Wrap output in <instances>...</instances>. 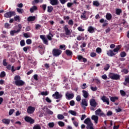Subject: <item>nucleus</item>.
<instances>
[{
	"label": "nucleus",
	"instance_id": "nucleus-46",
	"mask_svg": "<svg viewBox=\"0 0 129 129\" xmlns=\"http://www.w3.org/2000/svg\"><path fill=\"white\" fill-rule=\"evenodd\" d=\"M29 49H30V46H26V47H23V50L24 52H27L28 51V50H29Z\"/></svg>",
	"mask_w": 129,
	"mask_h": 129
},
{
	"label": "nucleus",
	"instance_id": "nucleus-3",
	"mask_svg": "<svg viewBox=\"0 0 129 129\" xmlns=\"http://www.w3.org/2000/svg\"><path fill=\"white\" fill-rule=\"evenodd\" d=\"M109 76L111 79H112V80H119V79L120 78L119 75L113 73H110Z\"/></svg>",
	"mask_w": 129,
	"mask_h": 129
},
{
	"label": "nucleus",
	"instance_id": "nucleus-45",
	"mask_svg": "<svg viewBox=\"0 0 129 129\" xmlns=\"http://www.w3.org/2000/svg\"><path fill=\"white\" fill-rule=\"evenodd\" d=\"M41 8H42L44 11H46V9H47V5L43 4L41 6H40Z\"/></svg>",
	"mask_w": 129,
	"mask_h": 129
},
{
	"label": "nucleus",
	"instance_id": "nucleus-5",
	"mask_svg": "<svg viewBox=\"0 0 129 129\" xmlns=\"http://www.w3.org/2000/svg\"><path fill=\"white\" fill-rule=\"evenodd\" d=\"M52 54L55 57H58V56H60L62 54V50L59 49L54 48L52 50Z\"/></svg>",
	"mask_w": 129,
	"mask_h": 129
},
{
	"label": "nucleus",
	"instance_id": "nucleus-58",
	"mask_svg": "<svg viewBox=\"0 0 129 129\" xmlns=\"http://www.w3.org/2000/svg\"><path fill=\"white\" fill-rule=\"evenodd\" d=\"M102 50L101 48H100V47H98L96 48V52L97 53H98L99 54L101 53Z\"/></svg>",
	"mask_w": 129,
	"mask_h": 129
},
{
	"label": "nucleus",
	"instance_id": "nucleus-41",
	"mask_svg": "<svg viewBox=\"0 0 129 129\" xmlns=\"http://www.w3.org/2000/svg\"><path fill=\"white\" fill-rule=\"evenodd\" d=\"M69 113H71V114H72V115H76V112L75 111H74V110H70L69 111Z\"/></svg>",
	"mask_w": 129,
	"mask_h": 129
},
{
	"label": "nucleus",
	"instance_id": "nucleus-42",
	"mask_svg": "<svg viewBox=\"0 0 129 129\" xmlns=\"http://www.w3.org/2000/svg\"><path fill=\"white\" fill-rule=\"evenodd\" d=\"M6 76V72H2L0 74V77L1 78H4Z\"/></svg>",
	"mask_w": 129,
	"mask_h": 129
},
{
	"label": "nucleus",
	"instance_id": "nucleus-38",
	"mask_svg": "<svg viewBox=\"0 0 129 129\" xmlns=\"http://www.w3.org/2000/svg\"><path fill=\"white\" fill-rule=\"evenodd\" d=\"M17 12L19 13V14H23V13H24V10L20 8H17Z\"/></svg>",
	"mask_w": 129,
	"mask_h": 129
},
{
	"label": "nucleus",
	"instance_id": "nucleus-7",
	"mask_svg": "<svg viewBox=\"0 0 129 129\" xmlns=\"http://www.w3.org/2000/svg\"><path fill=\"white\" fill-rule=\"evenodd\" d=\"M24 119L26 122H29L30 124L35 123V120L30 116H26L25 117Z\"/></svg>",
	"mask_w": 129,
	"mask_h": 129
},
{
	"label": "nucleus",
	"instance_id": "nucleus-6",
	"mask_svg": "<svg viewBox=\"0 0 129 129\" xmlns=\"http://www.w3.org/2000/svg\"><path fill=\"white\" fill-rule=\"evenodd\" d=\"M14 16H16V12L14 11H10L4 14L5 18H11Z\"/></svg>",
	"mask_w": 129,
	"mask_h": 129
},
{
	"label": "nucleus",
	"instance_id": "nucleus-21",
	"mask_svg": "<svg viewBox=\"0 0 129 129\" xmlns=\"http://www.w3.org/2000/svg\"><path fill=\"white\" fill-rule=\"evenodd\" d=\"M36 20V17L35 16H29L27 18L28 22H34Z\"/></svg>",
	"mask_w": 129,
	"mask_h": 129
},
{
	"label": "nucleus",
	"instance_id": "nucleus-8",
	"mask_svg": "<svg viewBox=\"0 0 129 129\" xmlns=\"http://www.w3.org/2000/svg\"><path fill=\"white\" fill-rule=\"evenodd\" d=\"M35 107H33L32 106H29L27 108V112L28 113V114H32V113H34V112L35 111Z\"/></svg>",
	"mask_w": 129,
	"mask_h": 129
},
{
	"label": "nucleus",
	"instance_id": "nucleus-64",
	"mask_svg": "<svg viewBox=\"0 0 129 129\" xmlns=\"http://www.w3.org/2000/svg\"><path fill=\"white\" fill-rule=\"evenodd\" d=\"M33 78L34 80H36V81H38V75L35 74L33 76Z\"/></svg>",
	"mask_w": 129,
	"mask_h": 129
},
{
	"label": "nucleus",
	"instance_id": "nucleus-61",
	"mask_svg": "<svg viewBox=\"0 0 129 129\" xmlns=\"http://www.w3.org/2000/svg\"><path fill=\"white\" fill-rule=\"evenodd\" d=\"M68 8H71L73 6V3H68L67 5Z\"/></svg>",
	"mask_w": 129,
	"mask_h": 129
},
{
	"label": "nucleus",
	"instance_id": "nucleus-32",
	"mask_svg": "<svg viewBox=\"0 0 129 129\" xmlns=\"http://www.w3.org/2000/svg\"><path fill=\"white\" fill-rule=\"evenodd\" d=\"M53 34H52V33H49V35H47V38L48 39V40H49V41H51L52 40V38H53Z\"/></svg>",
	"mask_w": 129,
	"mask_h": 129
},
{
	"label": "nucleus",
	"instance_id": "nucleus-51",
	"mask_svg": "<svg viewBox=\"0 0 129 129\" xmlns=\"http://www.w3.org/2000/svg\"><path fill=\"white\" fill-rule=\"evenodd\" d=\"M93 6H95V7H99V3L97 1H94Z\"/></svg>",
	"mask_w": 129,
	"mask_h": 129
},
{
	"label": "nucleus",
	"instance_id": "nucleus-49",
	"mask_svg": "<svg viewBox=\"0 0 129 129\" xmlns=\"http://www.w3.org/2000/svg\"><path fill=\"white\" fill-rule=\"evenodd\" d=\"M26 42L27 45H31L32 44V40L31 39H28Z\"/></svg>",
	"mask_w": 129,
	"mask_h": 129
},
{
	"label": "nucleus",
	"instance_id": "nucleus-62",
	"mask_svg": "<svg viewBox=\"0 0 129 129\" xmlns=\"http://www.w3.org/2000/svg\"><path fill=\"white\" fill-rule=\"evenodd\" d=\"M76 100L79 102V101H80V100H81V97L80 96V95H78L76 97Z\"/></svg>",
	"mask_w": 129,
	"mask_h": 129
},
{
	"label": "nucleus",
	"instance_id": "nucleus-35",
	"mask_svg": "<svg viewBox=\"0 0 129 129\" xmlns=\"http://www.w3.org/2000/svg\"><path fill=\"white\" fill-rule=\"evenodd\" d=\"M110 68V66L109 65V64H106L104 68V70L105 71H107V70H108V69H109Z\"/></svg>",
	"mask_w": 129,
	"mask_h": 129
},
{
	"label": "nucleus",
	"instance_id": "nucleus-55",
	"mask_svg": "<svg viewBox=\"0 0 129 129\" xmlns=\"http://www.w3.org/2000/svg\"><path fill=\"white\" fill-rule=\"evenodd\" d=\"M3 64L4 66H8V62H7V59H5L3 60Z\"/></svg>",
	"mask_w": 129,
	"mask_h": 129
},
{
	"label": "nucleus",
	"instance_id": "nucleus-20",
	"mask_svg": "<svg viewBox=\"0 0 129 129\" xmlns=\"http://www.w3.org/2000/svg\"><path fill=\"white\" fill-rule=\"evenodd\" d=\"M38 10V7L36 6H33L30 9V12L31 13V14H33L34 12L35 11H37Z\"/></svg>",
	"mask_w": 129,
	"mask_h": 129
},
{
	"label": "nucleus",
	"instance_id": "nucleus-14",
	"mask_svg": "<svg viewBox=\"0 0 129 129\" xmlns=\"http://www.w3.org/2000/svg\"><path fill=\"white\" fill-rule=\"evenodd\" d=\"M101 100L103 102H105L107 105L109 104V99L107 97H106L105 96H103L101 97Z\"/></svg>",
	"mask_w": 129,
	"mask_h": 129
},
{
	"label": "nucleus",
	"instance_id": "nucleus-33",
	"mask_svg": "<svg viewBox=\"0 0 129 129\" xmlns=\"http://www.w3.org/2000/svg\"><path fill=\"white\" fill-rule=\"evenodd\" d=\"M52 11H53V7L48 6L47 7V12L48 13H52Z\"/></svg>",
	"mask_w": 129,
	"mask_h": 129
},
{
	"label": "nucleus",
	"instance_id": "nucleus-31",
	"mask_svg": "<svg viewBox=\"0 0 129 129\" xmlns=\"http://www.w3.org/2000/svg\"><path fill=\"white\" fill-rule=\"evenodd\" d=\"M110 101H112V102H115L116 100H118V97H111L110 98Z\"/></svg>",
	"mask_w": 129,
	"mask_h": 129
},
{
	"label": "nucleus",
	"instance_id": "nucleus-30",
	"mask_svg": "<svg viewBox=\"0 0 129 129\" xmlns=\"http://www.w3.org/2000/svg\"><path fill=\"white\" fill-rule=\"evenodd\" d=\"M121 48V46L120 45H118L116 48H115L113 50V52H115L117 53L118 52V51H119V50H120V48Z\"/></svg>",
	"mask_w": 129,
	"mask_h": 129
},
{
	"label": "nucleus",
	"instance_id": "nucleus-29",
	"mask_svg": "<svg viewBox=\"0 0 129 129\" xmlns=\"http://www.w3.org/2000/svg\"><path fill=\"white\" fill-rule=\"evenodd\" d=\"M121 13H122V10H121V9H116L115 14H116V15H117V16H120V14H121Z\"/></svg>",
	"mask_w": 129,
	"mask_h": 129
},
{
	"label": "nucleus",
	"instance_id": "nucleus-59",
	"mask_svg": "<svg viewBox=\"0 0 129 129\" xmlns=\"http://www.w3.org/2000/svg\"><path fill=\"white\" fill-rule=\"evenodd\" d=\"M68 24L70 25V26H73L74 25L73 20H69L68 22Z\"/></svg>",
	"mask_w": 129,
	"mask_h": 129
},
{
	"label": "nucleus",
	"instance_id": "nucleus-23",
	"mask_svg": "<svg viewBox=\"0 0 129 129\" xmlns=\"http://www.w3.org/2000/svg\"><path fill=\"white\" fill-rule=\"evenodd\" d=\"M82 92L83 94V96L85 98H87V97H88V96H89V94L86 90H83Z\"/></svg>",
	"mask_w": 129,
	"mask_h": 129
},
{
	"label": "nucleus",
	"instance_id": "nucleus-43",
	"mask_svg": "<svg viewBox=\"0 0 129 129\" xmlns=\"http://www.w3.org/2000/svg\"><path fill=\"white\" fill-rule=\"evenodd\" d=\"M58 124L59 125V126L63 127L64 125H65V123L63 121H59L58 122Z\"/></svg>",
	"mask_w": 129,
	"mask_h": 129
},
{
	"label": "nucleus",
	"instance_id": "nucleus-28",
	"mask_svg": "<svg viewBox=\"0 0 129 129\" xmlns=\"http://www.w3.org/2000/svg\"><path fill=\"white\" fill-rule=\"evenodd\" d=\"M66 54L67 56H72V55H73V53L69 49L66 50Z\"/></svg>",
	"mask_w": 129,
	"mask_h": 129
},
{
	"label": "nucleus",
	"instance_id": "nucleus-60",
	"mask_svg": "<svg viewBox=\"0 0 129 129\" xmlns=\"http://www.w3.org/2000/svg\"><path fill=\"white\" fill-rule=\"evenodd\" d=\"M45 100L47 102H48V103H51V102H52V101L51 100V99H50V98H49V97H47L45 98Z\"/></svg>",
	"mask_w": 129,
	"mask_h": 129
},
{
	"label": "nucleus",
	"instance_id": "nucleus-4",
	"mask_svg": "<svg viewBox=\"0 0 129 129\" xmlns=\"http://www.w3.org/2000/svg\"><path fill=\"white\" fill-rule=\"evenodd\" d=\"M17 29V30H14L10 31V34L11 36H14L15 34H17L21 32V30H22V25L18 24Z\"/></svg>",
	"mask_w": 129,
	"mask_h": 129
},
{
	"label": "nucleus",
	"instance_id": "nucleus-53",
	"mask_svg": "<svg viewBox=\"0 0 129 129\" xmlns=\"http://www.w3.org/2000/svg\"><path fill=\"white\" fill-rule=\"evenodd\" d=\"M46 109H47V110L46 111V112L48 113V114H50L52 115L53 114V111H51L50 109L46 108Z\"/></svg>",
	"mask_w": 129,
	"mask_h": 129
},
{
	"label": "nucleus",
	"instance_id": "nucleus-9",
	"mask_svg": "<svg viewBox=\"0 0 129 129\" xmlns=\"http://www.w3.org/2000/svg\"><path fill=\"white\" fill-rule=\"evenodd\" d=\"M40 38L42 40L43 44H45V45H49V43H48V39L45 38V35H40Z\"/></svg>",
	"mask_w": 129,
	"mask_h": 129
},
{
	"label": "nucleus",
	"instance_id": "nucleus-19",
	"mask_svg": "<svg viewBox=\"0 0 129 129\" xmlns=\"http://www.w3.org/2000/svg\"><path fill=\"white\" fill-rule=\"evenodd\" d=\"M2 122L4 123V124L8 125L10 124V122H11V120H10V119L4 118L2 119Z\"/></svg>",
	"mask_w": 129,
	"mask_h": 129
},
{
	"label": "nucleus",
	"instance_id": "nucleus-24",
	"mask_svg": "<svg viewBox=\"0 0 129 129\" xmlns=\"http://www.w3.org/2000/svg\"><path fill=\"white\" fill-rule=\"evenodd\" d=\"M88 32H89V33H90L91 34H92V33H94V28H93L92 26H89L88 28Z\"/></svg>",
	"mask_w": 129,
	"mask_h": 129
},
{
	"label": "nucleus",
	"instance_id": "nucleus-50",
	"mask_svg": "<svg viewBox=\"0 0 129 129\" xmlns=\"http://www.w3.org/2000/svg\"><path fill=\"white\" fill-rule=\"evenodd\" d=\"M61 5H65L68 2V0H59Z\"/></svg>",
	"mask_w": 129,
	"mask_h": 129
},
{
	"label": "nucleus",
	"instance_id": "nucleus-16",
	"mask_svg": "<svg viewBox=\"0 0 129 129\" xmlns=\"http://www.w3.org/2000/svg\"><path fill=\"white\" fill-rule=\"evenodd\" d=\"M107 55L109 57H113V56H115L116 54L113 52V50L110 49L107 51Z\"/></svg>",
	"mask_w": 129,
	"mask_h": 129
},
{
	"label": "nucleus",
	"instance_id": "nucleus-10",
	"mask_svg": "<svg viewBox=\"0 0 129 129\" xmlns=\"http://www.w3.org/2000/svg\"><path fill=\"white\" fill-rule=\"evenodd\" d=\"M90 104L92 107H96L97 105V103L96 102V101H95V99H91L90 100Z\"/></svg>",
	"mask_w": 129,
	"mask_h": 129
},
{
	"label": "nucleus",
	"instance_id": "nucleus-52",
	"mask_svg": "<svg viewBox=\"0 0 129 129\" xmlns=\"http://www.w3.org/2000/svg\"><path fill=\"white\" fill-rule=\"evenodd\" d=\"M70 105H71V106H74L75 105V101H74V100L70 101Z\"/></svg>",
	"mask_w": 129,
	"mask_h": 129
},
{
	"label": "nucleus",
	"instance_id": "nucleus-47",
	"mask_svg": "<svg viewBox=\"0 0 129 129\" xmlns=\"http://www.w3.org/2000/svg\"><path fill=\"white\" fill-rule=\"evenodd\" d=\"M120 94H121V95L122 96H125V95H126V93H125V92H124V91H123V90H121L120 91Z\"/></svg>",
	"mask_w": 129,
	"mask_h": 129
},
{
	"label": "nucleus",
	"instance_id": "nucleus-13",
	"mask_svg": "<svg viewBox=\"0 0 129 129\" xmlns=\"http://www.w3.org/2000/svg\"><path fill=\"white\" fill-rule=\"evenodd\" d=\"M52 97H53L55 99H59L62 98V95L59 94V92H56L52 95Z\"/></svg>",
	"mask_w": 129,
	"mask_h": 129
},
{
	"label": "nucleus",
	"instance_id": "nucleus-18",
	"mask_svg": "<svg viewBox=\"0 0 129 129\" xmlns=\"http://www.w3.org/2000/svg\"><path fill=\"white\" fill-rule=\"evenodd\" d=\"M91 119L92 120H94L95 123L98 122V116L97 115H94L92 116Z\"/></svg>",
	"mask_w": 129,
	"mask_h": 129
},
{
	"label": "nucleus",
	"instance_id": "nucleus-15",
	"mask_svg": "<svg viewBox=\"0 0 129 129\" xmlns=\"http://www.w3.org/2000/svg\"><path fill=\"white\" fill-rule=\"evenodd\" d=\"M77 59L79 60V61H81V60H83V62L84 63H86V62H87V59L83 57V56L81 55H77Z\"/></svg>",
	"mask_w": 129,
	"mask_h": 129
},
{
	"label": "nucleus",
	"instance_id": "nucleus-12",
	"mask_svg": "<svg viewBox=\"0 0 129 129\" xmlns=\"http://www.w3.org/2000/svg\"><path fill=\"white\" fill-rule=\"evenodd\" d=\"M63 30L65 32V34L67 36H70V35H71V32H70V30L68 29V27H67V25H65L63 27Z\"/></svg>",
	"mask_w": 129,
	"mask_h": 129
},
{
	"label": "nucleus",
	"instance_id": "nucleus-34",
	"mask_svg": "<svg viewBox=\"0 0 129 129\" xmlns=\"http://www.w3.org/2000/svg\"><path fill=\"white\" fill-rule=\"evenodd\" d=\"M26 45V42H25V40L23 39L20 41V46L21 47H24Z\"/></svg>",
	"mask_w": 129,
	"mask_h": 129
},
{
	"label": "nucleus",
	"instance_id": "nucleus-39",
	"mask_svg": "<svg viewBox=\"0 0 129 129\" xmlns=\"http://www.w3.org/2000/svg\"><path fill=\"white\" fill-rule=\"evenodd\" d=\"M82 89H86L87 87H88V86L86 85V83H84L83 85L81 86Z\"/></svg>",
	"mask_w": 129,
	"mask_h": 129
},
{
	"label": "nucleus",
	"instance_id": "nucleus-1",
	"mask_svg": "<svg viewBox=\"0 0 129 129\" xmlns=\"http://www.w3.org/2000/svg\"><path fill=\"white\" fill-rule=\"evenodd\" d=\"M14 80H15V84L17 86H23L25 84V82L21 80V77L20 76H16L14 77Z\"/></svg>",
	"mask_w": 129,
	"mask_h": 129
},
{
	"label": "nucleus",
	"instance_id": "nucleus-57",
	"mask_svg": "<svg viewBox=\"0 0 129 129\" xmlns=\"http://www.w3.org/2000/svg\"><path fill=\"white\" fill-rule=\"evenodd\" d=\"M54 122H49L48 123V126L49 127H54Z\"/></svg>",
	"mask_w": 129,
	"mask_h": 129
},
{
	"label": "nucleus",
	"instance_id": "nucleus-56",
	"mask_svg": "<svg viewBox=\"0 0 129 129\" xmlns=\"http://www.w3.org/2000/svg\"><path fill=\"white\" fill-rule=\"evenodd\" d=\"M78 31H79L80 32H84V31H85V30L83 28H82V27H78Z\"/></svg>",
	"mask_w": 129,
	"mask_h": 129
},
{
	"label": "nucleus",
	"instance_id": "nucleus-27",
	"mask_svg": "<svg viewBox=\"0 0 129 129\" xmlns=\"http://www.w3.org/2000/svg\"><path fill=\"white\" fill-rule=\"evenodd\" d=\"M82 106H88V104L87 103V101H86V99L82 100Z\"/></svg>",
	"mask_w": 129,
	"mask_h": 129
},
{
	"label": "nucleus",
	"instance_id": "nucleus-48",
	"mask_svg": "<svg viewBox=\"0 0 129 129\" xmlns=\"http://www.w3.org/2000/svg\"><path fill=\"white\" fill-rule=\"evenodd\" d=\"M58 119H63L64 118V116L62 114H58L57 115Z\"/></svg>",
	"mask_w": 129,
	"mask_h": 129
},
{
	"label": "nucleus",
	"instance_id": "nucleus-40",
	"mask_svg": "<svg viewBox=\"0 0 129 129\" xmlns=\"http://www.w3.org/2000/svg\"><path fill=\"white\" fill-rule=\"evenodd\" d=\"M41 94L43 96H47V95H48L49 94V93H48V91H46L45 92H41Z\"/></svg>",
	"mask_w": 129,
	"mask_h": 129
},
{
	"label": "nucleus",
	"instance_id": "nucleus-36",
	"mask_svg": "<svg viewBox=\"0 0 129 129\" xmlns=\"http://www.w3.org/2000/svg\"><path fill=\"white\" fill-rule=\"evenodd\" d=\"M120 55V57H121V58H123L125 57V56H126V53H125V52L124 51H122L121 52Z\"/></svg>",
	"mask_w": 129,
	"mask_h": 129
},
{
	"label": "nucleus",
	"instance_id": "nucleus-37",
	"mask_svg": "<svg viewBox=\"0 0 129 129\" xmlns=\"http://www.w3.org/2000/svg\"><path fill=\"white\" fill-rule=\"evenodd\" d=\"M81 19H86V12L84 11L81 16Z\"/></svg>",
	"mask_w": 129,
	"mask_h": 129
},
{
	"label": "nucleus",
	"instance_id": "nucleus-26",
	"mask_svg": "<svg viewBox=\"0 0 129 129\" xmlns=\"http://www.w3.org/2000/svg\"><path fill=\"white\" fill-rule=\"evenodd\" d=\"M127 84H129V77L125 78L124 82L123 83V84L124 85V86H126Z\"/></svg>",
	"mask_w": 129,
	"mask_h": 129
},
{
	"label": "nucleus",
	"instance_id": "nucleus-25",
	"mask_svg": "<svg viewBox=\"0 0 129 129\" xmlns=\"http://www.w3.org/2000/svg\"><path fill=\"white\" fill-rule=\"evenodd\" d=\"M66 96L69 98V99H72L74 97V94H66Z\"/></svg>",
	"mask_w": 129,
	"mask_h": 129
},
{
	"label": "nucleus",
	"instance_id": "nucleus-22",
	"mask_svg": "<svg viewBox=\"0 0 129 129\" xmlns=\"http://www.w3.org/2000/svg\"><path fill=\"white\" fill-rule=\"evenodd\" d=\"M106 19L108 21H110L112 19V15L110 13H107L106 15Z\"/></svg>",
	"mask_w": 129,
	"mask_h": 129
},
{
	"label": "nucleus",
	"instance_id": "nucleus-54",
	"mask_svg": "<svg viewBox=\"0 0 129 129\" xmlns=\"http://www.w3.org/2000/svg\"><path fill=\"white\" fill-rule=\"evenodd\" d=\"M14 112H15V109H10L9 113V115H12V114H13Z\"/></svg>",
	"mask_w": 129,
	"mask_h": 129
},
{
	"label": "nucleus",
	"instance_id": "nucleus-11",
	"mask_svg": "<svg viewBox=\"0 0 129 129\" xmlns=\"http://www.w3.org/2000/svg\"><path fill=\"white\" fill-rule=\"evenodd\" d=\"M96 115H98L99 116H102L104 115V113L101 111V109L100 108L98 109L95 112Z\"/></svg>",
	"mask_w": 129,
	"mask_h": 129
},
{
	"label": "nucleus",
	"instance_id": "nucleus-17",
	"mask_svg": "<svg viewBox=\"0 0 129 129\" xmlns=\"http://www.w3.org/2000/svg\"><path fill=\"white\" fill-rule=\"evenodd\" d=\"M49 2L51 6H57L59 5V1L58 0H49Z\"/></svg>",
	"mask_w": 129,
	"mask_h": 129
},
{
	"label": "nucleus",
	"instance_id": "nucleus-63",
	"mask_svg": "<svg viewBox=\"0 0 129 129\" xmlns=\"http://www.w3.org/2000/svg\"><path fill=\"white\" fill-rule=\"evenodd\" d=\"M91 89L92 90V91H96V90H97V87H91Z\"/></svg>",
	"mask_w": 129,
	"mask_h": 129
},
{
	"label": "nucleus",
	"instance_id": "nucleus-2",
	"mask_svg": "<svg viewBox=\"0 0 129 129\" xmlns=\"http://www.w3.org/2000/svg\"><path fill=\"white\" fill-rule=\"evenodd\" d=\"M84 123L87 124L86 128L87 129H94L93 128V123L91 122V120L90 119V118H87L84 120Z\"/></svg>",
	"mask_w": 129,
	"mask_h": 129
},
{
	"label": "nucleus",
	"instance_id": "nucleus-44",
	"mask_svg": "<svg viewBox=\"0 0 129 129\" xmlns=\"http://www.w3.org/2000/svg\"><path fill=\"white\" fill-rule=\"evenodd\" d=\"M33 129H41V125L39 124H35L33 126Z\"/></svg>",
	"mask_w": 129,
	"mask_h": 129
}]
</instances>
